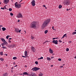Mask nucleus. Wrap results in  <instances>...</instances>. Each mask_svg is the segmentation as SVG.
<instances>
[{
  "instance_id": "36",
  "label": "nucleus",
  "mask_w": 76,
  "mask_h": 76,
  "mask_svg": "<svg viewBox=\"0 0 76 76\" xmlns=\"http://www.w3.org/2000/svg\"><path fill=\"white\" fill-rule=\"evenodd\" d=\"M2 48H3V49H5V48H6V47H4V46H3V47H2Z\"/></svg>"
},
{
  "instance_id": "25",
  "label": "nucleus",
  "mask_w": 76,
  "mask_h": 76,
  "mask_svg": "<svg viewBox=\"0 0 76 76\" xmlns=\"http://www.w3.org/2000/svg\"><path fill=\"white\" fill-rule=\"evenodd\" d=\"M0 60L1 61H4V59H3L2 58H0Z\"/></svg>"
},
{
  "instance_id": "49",
  "label": "nucleus",
  "mask_w": 76,
  "mask_h": 76,
  "mask_svg": "<svg viewBox=\"0 0 76 76\" xmlns=\"http://www.w3.org/2000/svg\"><path fill=\"white\" fill-rule=\"evenodd\" d=\"M22 57H24V58L26 57L25 56H22Z\"/></svg>"
},
{
  "instance_id": "10",
  "label": "nucleus",
  "mask_w": 76,
  "mask_h": 76,
  "mask_svg": "<svg viewBox=\"0 0 76 76\" xmlns=\"http://www.w3.org/2000/svg\"><path fill=\"white\" fill-rule=\"evenodd\" d=\"M52 42H53V44H58V41H57V40H54Z\"/></svg>"
},
{
  "instance_id": "42",
  "label": "nucleus",
  "mask_w": 76,
  "mask_h": 76,
  "mask_svg": "<svg viewBox=\"0 0 76 76\" xmlns=\"http://www.w3.org/2000/svg\"><path fill=\"white\" fill-rule=\"evenodd\" d=\"M48 42V41H45V42H44V43H45H45H47V42Z\"/></svg>"
},
{
  "instance_id": "7",
  "label": "nucleus",
  "mask_w": 76,
  "mask_h": 76,
  "mask_svg": "<svg viewBox=\"0 0 76 76\" xmlns=\"http://www.w3.org/2000/svg\"><path fill=\"white\" fill-rule=\"evenodd\" d=\"M15 32H21V30H19V29L18 28H15Z\"/></svg>"
},
{
  "instance_id": "9",
  "label": "nucleus",
  "mask_w": 76,
  "mask_h": 76,
  "mask_svg": "<svg viewBox=\"0 0 76 76\" xmlns=\"http://www.w3.org/2000/svg\"><path fill=\"white\" fill-rule=\"evenodd\" d=\"M31 3L33 6H35V1L34 0H33Z\"/></svg>"
},
{
  "instance_id": "53",
  "label": "nucleus",
  "mask_w": 76,
  "mask_h": 76,
  "mask_svg": "<svg viewBox=\"0 0 76 76\" xmlns=\"http://www.w3.org/2000/svg\"><path fill=\"white\" fill-rule=\"evenodd\" d=\"M17 66H18V65H15V66H14V67H17Z\"/></svg>"
},
{
  "instance_id": "12",
  "label": "nucleus",
  "mask_w": 76,
  "mask_h": 76,
  "mask_svg": "<svg viewBox=\"0 0 76 76\" xmlns=\"http://www.w3.org/2000/svg\"><path fill=\"white\" fill-rule=\"evenodd\" d=\"M9 2V0H4V4H7Z\"/></svg>"
},
{
  "instance_id": "30",
  "label": "nucleus",
  "mask_w": 76,
  "mask_h": 76,
  "mask_svg": "<svg viewBox=\"0 0 76 76\" xmlns=\"http://www.w3.org/2000/svg\"><path fill=\"white\" fill-rule=\"evenodd\" d=\"M29 76H33V72H32L31 74H30Z\"/></svg>"
},
{
  "instance_id": "35",
  "label": "nucleus",
  "mask_w": 76,
  "mask_h": 76,
  "mask_svg": "<svg viewBox=\"0 0 76 76\" xmlns=\"http://www.w3.org/2000/svg\"><path fill=\"white\" fill-rule=\"evenodd\" d=\"M69 48H67L66 49V51H69Z\"/></svg>"
},
{
  "instance_id": "29",
  "label": "nucleus",
  "mask_w": 76,
  "mask_h": 76,
  "mask_svg": "<svg viewBox=\"0 0 76 76\" xmlns=\"http://www.w3.org/2000/svg\"><path fill=\"white\" fill-rule=\"evenodd\" d=\"M33 76H37V75L35 74V73H34L33 72Z\"/></svg>"
},
{
  "instance_id": "61",
  "label": "nucleus",
  "mask_w": 76,
  "mask_h": 76,
  "mask_svg": "<svg viewBox=\"0 0 76 76\" xmlns=\"http://www.w3.org/2000/svg\"><path fill=\"white\" fill-rule=\"evenodd\" d=\"M19 75H22V74H19Z\"/></svg>"
},
{
  "instance_id": "58",
  "label": "nucleus",
  "mask_w": 76,
  "mask_h": 76,
  "mask_svg": "<svg viewBox=\"0 0 76 76\" xmlns=\"http://www.w3.org/2000/svg\"><path fill=\"white\" fill-rule=\"evenodd\" d=\"M13 64H14L15 65L16 64V63H15V62H14V63H13Z\"/></svg>"
},
{
  "instance_id": "33",
  "label": "nucleus",
  "mask_w": 76,
  "mask_h": 76,
  "mask_svg": "<svg viewBox=\"0 0 76 76\" xmlns=\"http://www.w3.org/2000/svg\"><path fill=\"white\" fill-rule=\"evenodd\" d=\"M9 10L10 11V12H11V11L12 10V9L11 8H9Z\"/></svg>"
},
{
  "instance_id": "32",
  "label": "nucleus",
  "mask_w": 76,
  "mask_h": 76,
  "mask_svg": "<svg viewBox=\"0 0 76 76\" xmlns=\"http://www.w3.org/2000/svg\"><path fill=\"white\" fill-rule=\"evenodd\" d=\"M10 37V36L9 35H7V36L6 37V38H7V39H9V37Z\"/></svg>"
},
{
  "instance_id": "43",
  "label": "nucleus",
  "mask_w": 76,
  "mask_h": 76,
  "mask_svg": "<svg viewBox=\"0 0 76 76\" xmlns=\"http://www.w3.org/2000/svg\"><path fill=\"white\" fill-rule=\"evenodd\" d=\"M4 9H6V6H5L4 7Z\"/></svg>"
},
{
  "instance_id": "40",
  "label": "nucleus",
  "mask_w": 76,
  "mask_h": 76,
  "mask_svg": "<svg viewBox=\"0 0 76 76\" xmlns=\"http://www.w3.org/2000/svg\"><path fill=\"white\" fill-rule=\"evenodd\" d=\"M1 9H2V10H4V8H2V7H1Z\"/></svg>"
},
{
  "instance_id": "22",
  "label": "nucleus",
  "mask_w": 76,
  "mask_h": 76,
  "mask_svg": "<svg viewBox=\"0 0 76 76\" xmlns=\"http://www.w3.org/2000/svg\"><path fill=\"white\" fill-rule=\"evenodd\" d=\"M61 7H62V6H61V5H59L58 7L59 9H61Z\"/></svg>"
},
{
  "instance_id": "4",
  "label": "nucleus",
  "mask_w": 76,
  "mask_h": 76,
  "mask_svg": "<svg viewBox=\"0 0 76 76\" xmlns=\"http://www.w3.org/2000/svg\"><path fill=\"white\" fill-rule=\"evenodd\" d=\"M1 39V40L2 41L4 42V43H5V45H7V46L8 45V43H7V42L6 41L4 38H2Z\"/></svg>"
},
{
  "instance_id": "46",
  "label": "nucleus",
  "mask_w": 76,
  "mask_h": 76,
  "mask_svg": "<svg viewBox=\"0 0 76 76\" xmlns=\"http://www.w3.org/2000/svg\"><path fill=\"white\" fill-rule=\"evenodd\" d=\"M50 67H53V65H50Z\"/></svg>"
},
{
  "instance_id": "60",
  "label": "nucleus",
  "mask_w": 76,
  "mask_h": 76,
  "mask_svg": "<svg viewBox=\"0 0 76 76\" xmlns=\"http://www.w3.org/2000/svg\"><path fill=\"white\" fill-rule=\"evenodd\" d=\"M13 67H12V68H11V69H13Z\"/></svg>"
},
{
  "instance_id": "41",
  "label": "nucleus",
  "mask_w": 76,
  "mask_h": 76,
  "mask_svg": "<svg viewBox=\"0 0 76 76\" xmlns=\"http://www.w3.org/2000/svg\"><path fill=\"white\" fill-rule=\"evenodd\" d=\"M63 66H60V68H63Z\"/></svg>"
},
{
  "instance_id": "45",
  "label": "nucleus",
  "mask_w": 76,
  "mask_h": 76,
  "mask_svg": "<svg viewBox=\"0 0 76 76\" xmlns=\"http://www.w3.org/2000/svg\"><path fill=\"white\" fill-rule=\"evenodd\" d=\"M52 29L53 30H55V29H54V26L52 27Z\"/></svg>"
},
{
  "instance_id": "31",
  "label": "nucleus",
  "mask_w": 76,
  "mask_h": 76,
  "mask_svg": "<svg viewBox=\"0 0 76 76\" xmlns=\"http://www.w3.org/2000/svg\"><path fill=\"white\" fill-rule=\"evenodd\" d=\"M35 64H38V62L37 61H36L35 62Z\"/></svg>"
},
{
  "instance_id": "5",
  "label": "nucleus",
  "mask_w": 76,
  "mask_h": 76,
  "mask_svg": "<svg viewBox=\"0 0 76 76\" xmlns=\"http://www.w3.org/2000/svg\"><path fill=\"white\" fill-rule=\"evenodd\" d=\"M40 68H38L37 67H34L33 68H32L31 69V70H33V71H37L38 70H39Z\"/></svg>"
},
{
  "instance_id": "20",
  "label": "nucleus",
  "mask_w": 76,
  "mask_h": 76,
  "mask_svg": "<svg viewBox=\"0 0 76 76\" xmlns=\"http://www.w3.org/2000/svg\"><path fill=\"white\" fill-rule=\"evenodd\" d=\"M47 60H49V61H50L51 60V58L49 57H47Z\"/></svg>"
},
{
  "instance_id": "28",
  "label": "nucleus",
  "mask_w": 76,
  "mask_h": 76,
  "mask_svg": "<svg viewBox=\"0 0 76 76\" xmlns=\"http://www.w3.org/2000/svg\"><path fill=\"white\" fill-rule=\"evenodd\" d=\"M75 34H76V32H74L72 33V35H75Z\"/></svg>"
},
{
  "instance_id": "39",
  "label": "nucleus",
  "mask_w": 76,
  "mask_h": 76,
  "mask_svg": "<svg viewBox=\"0 0 76 76\" xmlns=\"http://www.w3.org/2000/svg\"><path fill=\"white\" fill-rule=\"evenodd\" d=\"M39 76H42V73H41L39 75Z\"/></svg>"
},
{
  "instance_id": "62",
  "label": "nucleus",
  "mask_w": 76,
  "mask_h": 76,
  "mask_svg": "<svg viewBox=\"0 0 76 76\" xmlns=\"http://www.w3.org/2000/svg\"><path fill=\"white\" fill-rule=\"evenodd\" d=\"M9 39H12V38H10Z\"/></svg>"
},
{
  "instance_id": "15",
  "label": "nucleus",
  "mask_w": 76,
  "mask_h": 76,
  "mask_svg": "<svg viewBox=\"0 0 76 76\" xmlns=\"http://www.w3.org/2000/svg\"><path fill=\"white\" fill-rule=\"evenodd\" d=\"M28 73L27 72H23V76H24V75H28Z\"/></svg>"
},
{
  "instance_id": "1",
  "label": "nucleus",
  "mask_w": 76,
  "mask_h": 76,
  "mask_svg": "<svg viewBox=\"0 0 76 76\" xmlns=\"http://www.w3.org/2000/svg\"><path fill=\"white\" fill-rule=\"evenodd\" d=\"M50 21H51L50 19L48 18L47 19L45 20L42 24V28H44L46 27L50 23Z\"/></svg>"
},
{
  "instance_id": "26",
  "label": "nucleus",
  "mask_w": 76,
  "mask_h": 76,
  "mask_svg": "<svg viewBox=\"0 0 76 76\" xmlns=\"http://www.w3.org/2000/svg\"><path fill=\"white\" fill-rule=\"evenodd\" d=\"M0 54L1 56H3V52H0Z\"/></svg>"
},
{
  "instance_id": "57",
  "label": "nucleus",
  "mask_w": 76,
  "mask_h": 76,
  "mask_svg": "<svg viewBox=\"0 0 76 76\" xmlns=\"http://www.w3.org/2000/svg\"><path fill=\"white\" fill-rule=\"evenodd\" d=\"M69 43H71V42H72V41H69Z\"/></svg>"
},
{
  "instance_id": "18",
  "label": "nucleus",
  "mask_w": 76,
  "mask_h": 76,
  "mask_svg": "<svg viewBox=\"0 0 76 76\" xmlns=\"http://www.w3.org/2000/svg\"><path fill=\"white\" fill-rule=\"evenodd\" d=\"M2 29L3 31H6V28L4 27L2 28Z\"/></svg>"
},
{
  "instance_id": "44",
  "label": "nucleus",
  "mask_w": 76,
  "mask_h": 76,
  "mask_svg": "<svg viewBox=\"0 0 76 76\" xmlns=\"http://www.w3.org/2000/svg\"><path fill=\"white\" fill-rule=\"evenodd\" d=\"M45 6H46L45 5H43V7H45Z\"/></svg>"
},
{
  "instance_id": "24",
  "label": "nucleus",
  "mask_w": 76,
  "mask_h": 76,
  "mask_svg": "<svg viewBox=\"0 0 76 76\" xmlns=\"http://www.w3.org/2000/svg\"><path fill=\"white\" fill-rule=\"evenodd\" d=\"M5 44H5V43H3L1 44V45H2V46H4V45H5Z\"/></svg>"
},
{
  "instance_id": "63",
  "label": "nucleus",
  "mask_w": 76,
  "mask_h": 76,
  "mask_svg": "<svg viewBox=\"0 0 76 76\" xmlns=\"http://www.w3.org/2000/svg\"><path fill=\"white\" fill-rule=\"evenodd\" d=\"M66 10H67V11H68L69 10V9H66Z\"/></svg>"
},
{
  "instance_id": "38",
  "label": "nucleus",
  "mask_w": 76,
  "mask_h": 76,
  "mask_svg": "<svg viewBox=\"0 0 76 76\" xmlns=\"http://www.w3.org/2000/svg\"><path fill=\"white\" fill-rule=\"evenodd\" d=\"M58 61H61V59L60 58H59L58 59Z\"/></svg>"
},
{
  "instance_id": "37",
  "label": "nucleus",
  "mask_w": 76,
  "mask_h": 76,
  "mask_svg": "<svg viewBox=\"0 0 76 76\" xmlns=\"http://www.w3.org/2000/svg\"><path fill=\"white\" fill-rule=\"evenodd\" d=\"M10 15L11 16H13V13H10Z\"/></svg>"
},
{
  "instance_id": "16",
  "label": "nucleus",
  "mask_w": 76,
  "mask_h": 76,
  "mask_svg": "<svg viewBox=\"0 0 76 76\" xmlns=\"http://www.w3.org/2000/svg\"><path fill=\"white\" fill-rule=\"evenodd\" d=\"M67 34H65L62 37V38H64V37H67Z\"/></svg>"
},
{
  "instance_id": "14",
  "label": "nucleus",
  "mask_w": 76,
  "mask_h": 76,
  "mask_svg": "<svg viewBox=\"0 0 76 76\" xmlns=\"http://www.w3.org/2000/svg\"><path fill=\"white\" fill-rule=\"evenodd\" d=\"M49 53H50V54H53V51L50 48L49 49Z\"/></svg>"
},
{
  "instance_id": "64",
  "label": "nucleus",
  "mask_w": 76,
  "mask_h": 76,
  "mask_svg": "<svg viewBox=\"0 0 76 76\" xmlns=\"http://www.w3.org/2000/svg\"><path fill=\"white\" fill-rule=\"evenodd\" d=\"M75 58H76V56L75 57Z\"/></svg>"
},
{
  "instance_id": "59",
  "label": "nucleus",
  "mask_w": 76,
  "mask_h": 76,
  "mask_svg": "<svg viewBox=\"0 0 76 76\" xmlns=\"http://www.w3.org/2000/svg\"><path fill=\"white\" fill-rule=\"evenodd\" d=\"M25 67H27V66H26V65H25Z\"/></svg>"
},
{
  "instance_id": "47",
  "label": "nucleus",
  "mask_w": 76,
  "mask_h": 76,
  "mask_svg": "<svg viewBox=\"0 0 76 76\" xmlns=\"http://www.w3.org/2000/svg\"><path fill=\"white\" fill-rule=\"evenodd\" d=\"M3 26L2 25H1L0 26V28H1V27H3Z\"/></svg>"
},
{
  "instance_id": "55",
  "label": "nucleus",
  "mask_w": 76,
  "mask_h": 76,
  "mask_svg": "<svg viewBox=\"0 0 76 76\" xmlns=\"http://www.w3.org/2000/svg\"><path fill=\"white\" fill-rule=\"evenodd\" d=\"M11 72H13V70H11Z\"/></svg>"
},
{
  "instance_id": "52",
  "label": "nucleus",
  "mask_w": 76,
  "mask_h": 76,
  "mask_svg": "<svg viewBox=\"0 0 76 76\" xmlns=\"http://www.w3.org/2000/svg\"><path fill=\"white\" fill-rule=\"evenodd\" d=\"M9 42H11V41H10V40H9Z\"/></svg>"
},
{
  "instance_id": "19",
  "label": "nucleus",
  "mask_w": 76,
  "mask_h": 76,
  "mask_svg": "<svg viewBox=\"0 0 76 76\" xmlns=\"http://www.w3.org/2000/svg\"><path fill=\"white\" fill-rule=\"evenodd\" d=\"M2 76H7V73H6L4 74Z\"/></svg>"
},
{
  "instance_id": "50",
  "label": "nucleus",
  "mask_w": 76,
  "mask_h": 76,
  "mask_svg": "<svg viewBox=\"0 0 76 76\" xmlns=\"http://www.w3.org/2000/svg\"><path fill=\"white\" fill-rule=\"evenodd\" d=\"M54 58V57H51V58L52 59V58Z\"/></svg>"
},
{
  "instance_id": "51",
  "label": "nucleus",
  "mask_w": 76,
  "mask_h": 76,
  "mask_svg": "<svg viewBox=\"0 0 76 76\" xmlns=\"http://www.w3.org/2000/svg\"><path fill=\"white\" fill-rule=\"evenodd\" d=\"M59 41L60 42H62V41H61V40H59Z\"/></svg>"
},
{
  "instance_id": "2",
  "label": "nucleus",
  "mask_w": 76,
  "mask_h": 76,
  "mask_svg": "<svg viewBox=\"0 0 76 76\" xmlns=\"http://www.w3.org/2000/svg\"><path fill=\"white\" fill-rule=\"evenodd\" d=\"M37 26V23L36 21H33L32 22L30 25V27L31 28H33V29L35 28Z\"/></svg>"
},
{
  "instance_id": "56",
  "label": "nucleus",
  "mask_w": 76,
  "mask_h": 76,
  "mask_svg": "<svg viewBox=\"0 0 76 76\" xmlns=\"http://www.w3.org/2000/svg\"><path fill=\"white\" fill-rule=\"evenodd\" d=\"M56 39V38H53L52 39L54 40V39Z\"/></svg>"
},
{
  "instance_id": "27",
  "label": "nucleus",
  "mask_w": 76,
  "mask_h": 76,
  "mask_svg": "<svg viewBox=\"0 0 76 76\" xmlns=\"http://www.w3.org/2000/svg\"><path fill=\"white\" fill-rule=\"evenodd\" d=\"M47 32H48V30H45V34H47Z\"/></svg>"
},
{
  "instance_id": "13",
  "label": "nucleus",
  "mask_w": 76,
  "mask_h": 76,
  "mask_svg": "<svg viewBox=\"0 0 76 76\" xmlns=\"http://www.w3.org/2000/svg\"><path fill=\"white\" fill-rule=\"evenodd\" d=\"M65 5H67L69 4V1H66L64 3Z\"/></svg>"
},
{
  "instance_id": "48",
  "label": "nucleus",
  "mask_w": 76,
  "mask_h": 76,
  "mask_svg": "<svg viewBox=\"0 0 76 76\" xmlns=\"http://www.w3.org/2000/svg\"><path fill=\"white\" fill-rule=\"evenodd\" d=\"M20 22V20H18V22Z\"/></svg>"
},
{
  "instance_id": "8",
  "label": "nucleus",
  "mask_w": 76,
  "mask_h": 76,
  "mask_svg": "<svg viewBox=\"0 0 76 76\" xmlns=\"http://www.w3.org/2000/svg\"><path fill=\"white\" fill-rule=\"evenodd\" d=\"M31 51L33 52V53H35V52L36 51V50H35V49L34 47L31 46Z\"/></svg>"
},
{
  "instance_id": "34",
  "label": "nucleus",
  "mask_w": 76,
  "mask_h": 76,
  "mask_svg": "<svg viewBox=\"0 0 76 76\" xmlns=\"http://www.w3.org/2000/svg\"><path fill=\"white\" fill-rule=\"evenodd\" d=\"M31 38L32 39H34V37H32V36H31Z\"/></svg>"
},
{
  "instance_id": "21",
  "label": "nucleus",
  "mask_w": 76,
  "mask_h": 76,
  "mask_svg": "<svg viewBox=\"0 0 76 76\" xmlns=\"http://www.w3.org/2000/svg\"><path fill=\"white\" fill-rule=\"evenodd\" d=\"M43 58L42 57H41L40 58H38L37 59V60H41V59H43Z\"/></svg>"
},
{
  "instance_id": "11",
  "label": "nucleus",
  "mask_w": 76,
  "mask_h": 76,
  "mask_svg": "<svg viewBox=\"0 0 76 76\" xmlns=\"http://www.w3.org/2000/svg\"><path fill=\"white\" fill-rule=\"evenodd\" d=\"M15 47V45L14 44L12 45H10L9 46V48H14Z\"/></svg>"
},
{
  "instance_id": "54",
  "label": "nucleus",
  "mask_w": 76,
  "mask_h": 76,
  "mask_svg": "<svg viewBox=\"0 0 76 76\" xmlns=\"http://www.w3.org/2000/svg\"><path fill=\"white\" fill-rule=\"evenodd\" d=\"M24 33H25V34H26V31H24Z\"/></svg>"
},
{
  "instance_id": "3",
  "label": "nucleus",
  "mask_w": 76,
  "mask_h": 76,
  "mask_svg": "<svg viewBox=\"0 0 76 76\" xmlns=\"http://www.w3.org/2000/svg\"><path fill=\"white\" fill-rule=\"evenodd\" d=\"M15 8H17V9H19L20 7H21V5L20 4H18V2H16L15 4Z\"/></svg>"
},
{
  "instance_id": "17",
  "label": "nucleus",
  "mask_w": 76,
  "mask_h": 76,
  "mask_svg": "<svg viewBox=\"0 0 76 76\" xmlns=\"http://www.w3.org/2000/svg\"><path fill=\"white\" fill-rule=\"evenodd\" d=\"M25 56H28V53H27V51H25Z\"/></svg>"
},
{
  "instance_id": "23",
  "label": "nucleus",
  "mask_w": 76,
  "mask_h": 76,
  "mask_svg": "<svg viewBox=\"0 0 76 76\" xmlns=\"http://www.w3.org/2000/svg\"><path fill=\"white\" fill-rule=\"evenodd\" d=\"M13 60H16V59H17V57H14L13 58Z\"/></svg>"
},
{
  "instance_id": "6",
  "label": "nucleus",
  "mask_w": 76,
  "mask_h": 76,
  "mask_svg": "<svg viewBox=\"0 0 76 76\" xmlns=\"http://www.w3.org/2000/svg\"><path fill=\"white\" fill-rule=\"evenodd\" d=\"M17 18H23V15L20 13H19L17 15Z\"/></svg>"
}]
</instances>
